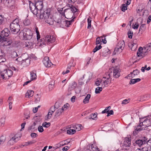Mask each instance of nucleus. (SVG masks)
Wrapping results in <instances>:
<instances>
[{
  "instance_id": "f257e3e1",
  "label": "nucleus",
  "mask_w": 151,
  "mask_h": 151,
  "mask_svg": "<svg viewBox=\"0 0 151 151\" xmlns=\"http://www.w3.org/2000/svg\"><path fill=\"white\" fill-rule=\"evenodd\" d=\"M32 32L29 29L24 31H22L19 34L20 36H23L24 39L29 40V42H26V47H31L35 44L34 39L32 38Z\"/></svg>"
},
{
  "instance_id": "f03ea898",
  "label": "nucleus",
  "mask_w": 151,
  "mask_h": 151,
  "mask_svg": "<svg viewBox=\"0 0 151 151\" xmlns=\"http://www.w3.org/2000/svg\"><path fill=\"white\" fill-rule=\"evenodd\" d=\"M50 9H44L40 12V18L46 20L47 23L50 24H54V22L50 15Z\"/></svg>"
},
{
  "instance_id": "7ed1b4c3",
  "label": "nucleus",
  "mask_w": 151,
  "mask_h": 151,
  "mask_svg": "<svg viewBox=\"0 0 151 151\" xmlns=\"http://www.w3.org/2000/svg\"><path fill=\"white\" fill-rule=\"evenodd\" d=\"M19 20L18 19L14 20L10 24V29L12 33L14 34H17L20 29L19 24Z\"/></svg>"
},
{
  "instance_id": "20e7f679",
  "label": "nucleus",
  "mask_w": 151,
  "mask_h": 151,
  "mask_svg": "<svg viewBox=\"0 0 151 151\" xmlns=\"http://www.w3.org/2000/svg\"><path fill=\"white\" fill-rule=\"evenodd\" d=\"M63 8L60 9H59L58 8L57 9V11L61 16L57 20V27L63 28L64 26L65 21V19L64 17L65 16V15L64 12L63 11Z\"/></svg>"
},
{
  "instance_id": "39448f33",
  "label": "nucleus",
  "mask_w": 151,
  "mask_h": 151,
  "mask_svg": "<svg viewBox=\"0 0 151 151\" xmlns=\"http://www.w3.org/2000/svg\"><path fill=\"white\" fill-rule=\"evenodd\" d=\"M147 116L139 118V124L138 125V127L143 128L144 129V130L147 129L148 127L150 126L151 122L150 119L147 118Z\"/></svg>"
},
{
  "instance_id": "423d86ee",
  "label": "nucleus",
  "mask_w": 151,
  "mask_h": 151,
  "mask_svg": "<svg viewBox=\"0 0 151 151\" xmlns=\"http://www.w3.org/2000/svg\"><path fill=\"white\" fill-rule=\"evenodd\" d=\"M55 38L50 35H47L46 37L41 40V41L40 45L42 44L45 45L46 44H49L50 43H52L55 41Z\"/></svg>"
},
{
  "instance_id": "0eeeda50",
  "label": "nucleus",
  "mask_w": 151,
  "mask_h": 151,
  "mask_svg": "<svg viewBox=\"0 0 151 151\" xmlns=\"http://www.w3.org/2000/svg\"><path fill=\"white\" fill-rule=\"evenodd\" d=\"M13 74V72L12 70H4L1 73V77L3 79H8L11 77Z\"/></svg>"
},
{
  "instance_id": "6e6552de",
  "label": "nucleus",
  "mask_w": 151,
  "mask_h": 151,
  "mask_svg": "<svg viewBox=\"0 0 151 151\" xmlns=\"http://www.w3.org/2000/svg\"><path fill=\"white\" fill-rule=\"evenodd\" d=\"M12 41H8L6 38L2 39L0 36V42L1 43V45L4 47H6L10 45L12 43Z\"/></svg>"
},
{
  "instance_id": "1a4fd4ad",
  "label": "nucleus",
  "mask_w": 151,
  "mask_h": 151,
  "mask_svg": "<svg viewBox=\"0 0 151 151\" xmlns=\"http://www.w3.org/2000/svg\"><path fill=\"white\" fill-rule=\"evenodd\" d=\"M3 2L6 6L9 8L13 6L15 4L14 0H3Z\"/></svg>"
},
{
  "instance_id": "9d476101",
  "label": "nucleus",
  "mask_w": 151,
  "mask_h": 151,
  "mask_svg": "<svg viewBox=\"0 0 151 151\" xmlns=\"http://www.w3.org/2000/svg\"><path fill=\"white\" fill-rule=\"evenodd\" d=\"M42 61L43 64L46 67H50L52 64V63L49 60V57L47 56H46L44 58Z\"/></svg>"
},
{
  "instance_id": "9b49d317",
  "label": "nucleus",
  "mask_w": 151,
  "mask_h": 151,
  "mask_svg": "<svg viewBox=\"0 0 151 151\" xmlns=\"http://www.w3.org/2000/svg\"><path fill=\"white\" fill-rule=\"evenodd\" d=\"M10 32L7 28H5L3 30L1 33L0 36L1 37L2 39H4L5 38L4 37H8L9 35Z\"/></svg>"
},
{
  "instance_id": "f8f14e48",
  "label": "nucleus",
  "mask_w": 151,
  "mask_h": 151,
  "mask_svg": "<svg viewBox=\"0 0 151 151\" xmlns=\"http://www.w3.org/2000/svg\"><path fill=\"white\" fill-rule=\"evenodd\" d=\"M29 8L31 12L34 14L37 15V14L38 11L35 5L33 3H32L31 4H29Z\"/></svg>"
},
{
  "instance_id": "ddd939ff",
  "label": "nucleus",
  "mask_w": 151,
  "mask_h": 151,
  "mask_svg": "<svg viewBox=\"0 0 151 151\" xmlns=\"http://www.w3.org/2000/svg\"><path fill=\"white\" fill-rule=\"evenodd\" d=\"M37 11H41L42 10L43 7V3L42 1H38L35 4Z\"/></svg>"
},
{
  "instance_id": "4468645a",
  "label": "nucleus",
  "mask_w": 151,
  "mask_h": 151,
  "mask_svg": "<svg viewBox=\"0 0 151 151\" xmlns=\"http://www.w3.org/2000/svg\"><path fill=\"white\" fill-rule=\"evenodd\" d=\"M77 83L75 81L73 82L69 85L68 88V91H71L76 88H78L77 87Z\"/></svg>"
},
{
  "instance_id": "2eb2a0df",
  "label": "nucleus",
  "mask_w": 151,
  "mask_h": 151,
  "mask_svg": "<svg viewBox=\"0 0 151 151\" xmlns=\"http://www.w3.org/2000/svg\"><path fill=\"white\" fill-rule=\"evenodd\" d=\"M70 105L68 103L65 104L62 107V109H59L57 110V115L60 116L62 113L63 111L64 110V109H67L69 107Z\"/></svg>"
},
{
  "instance_id": "dca6fc26",
  "label": "nucleus",
  "mask_w": 151,
  "mask_h": 151,
  "mask_svg": "<svg viewBox=\"0 0 151 151\" xmlns=\"http://www.w3.org/2000/svg\"><path fill=\"white\" fill-rule=\"evenodd\" d=\"M131 140L130 138L126 137L124 139L123 146L126 147L129 146L131 145Z\"/></svg>"
},
{
  "instance_id": "f3484780",
  "label": "nucleus",
  "mask_w": 151,
  "mask_h": 151,
  "mask_svg": "<svg viewBox=\"0 0 151 151\" xmlns=\"http://www.w3.org/2000/svg\"><path fill=\"white\" fill-rule=\"evenodd\" d=\"M21 136L22 135L20 134H16L14 137L10 139L9 142L13 140L14 142H16L20 139Z\"/></svg>"
},
{
  "instance_id": "a211bd4d",
  "label": "nucleus",
  "mask_w": 151,
  "mask_h": 151,
  "mask_svg": "<svg viewBox=\"0 0 151 151\" xmlns=\"http://www.w3.org/2000/svg\"><path fill=\"white\" fill-rule=\"evenodd\" d=\"M125 45L124 43V40H121L118 43L117 45L116 46L118 47L119 48L121 49V52H122V51L123 50Z\"/></svg>"
},
{
  "instance_id": "6ab92c4d",
  "label": "nucleus",
  "mask_w": 151,
  "mask_h": 151,
  "mask_svg": "<svg viewBox=\"0 0 151 151\" xmlns=\"http://www.w3.org/2000/svg\"><path fill=\"white\" fill-rule=\"evenodd\" d=\"M136 128L135 129L134 131L133 132V135H136L139 132L142 131L144 129L143 128L140 127H138V125L136 127H135Z\"/></svg>"
},
{
  "instance_id": "aec40b11",
  "label": "nucleus",
  "mask_w": 151,
  "mask_h": 151,
  "mask_svg": "<svg viewBox=\"0 0 151 151\" xmlns=\"http://www.w3.org/2000/svg\"><path fill=\"white\" fill-rule=\"evenodd\" d=\"M113 71L114 77L115 78H118L120 76V74L119 73V71L117 69L114 68L113 70Z\"/></svg>"
},
{
  "instance_id": "412c9836",
  "label": "nucleus",
  "mask_w": 151,
  "mask_h": 151,
  "mask_svg": "<svg viewBox=\"0 0 151 151\" xmlns=\"http://www.w3.org/2000/svg\"><path fill=\"white\" fill-rule=\"evenodd\" d=\"M75 18V17H74L70 20L68 21L65 19V25L67 27H69L70 25L72 23L74 22V19Z\"/></svg>"
},
{
  "instance_id": "4be33fe9",
  "label": "nucleus",
  "mask_w": 151,
  "mask_h": 151,
  "mask_svg": "<svg viewBox=\"0 0 151 151\" xmlns=\"http://www.w3.org/2000/svg\"><path fill=\"white\" fill-rule=\"evenodd\" d=\"M139 139V142H141V144H142L143 146L146 144L147 140V138L145 137H143Z\"/></svg>"
},
{
  "instance_id": "5701e85b",
  "label": "nucleus",
  "mask_w": 151,
  "mask_h": 151,
  "mask_svg": "<svg viewBox=\"0 0 151 151\" xmlns=\"http://www.w3.org/2000/svg\"><path fill=\"white\" fill-rule=\"evenodd\" d=\"M34 92L32 90H28L26 93V96H27L29 98L30 97L34 95Z\"/></svg>"
},
{
  "instance_id": "b1692460",
  "label": "nucleus",
  "mask_w": 151,
  "mask_h": 151,
  "mask_svg": "<svg viewBox=\"0 0 151 151\" xmlns=\"http://www.w3.org/2000/svg\"><path fill=\"white\" fill-rule=\"evenodd\" d=\"M91 97V94H88L85 98L83 99V102L84 104H87L88 103L89 101V99Z\"/></svg>"
},
{
  "instance_id": "393cba45",
  "label": "nucleus",
  "mask_w": 151,
  "mask_h": 151,
  "mask_svg": "<svg viewBox=\"0 0 151 151\" xmlns=\"http://www.w3.org/2000/svg\"><path fill=\"white\" fill-rule=\"evenodd\" d=\"M97 113H96L94 114H91L90 116V117L88 118V119H92L93 120H96L97 119Z\"/></svg>"
},
{
  "instance_id": "a878e982",
  "label": "nucleus",
  "mask_w": 151,
  "mask_h": 151,
  "mask_svg": "<svg viewBox=\"0 0 151 151\" xmlns=\"http://www.w3.org/2000/svg\"><path fill=\"white\" fill-rule=\"evenodd\" d=\"M144 48L147 52L151 50V42L149 43L144 47Z\"/></svg>"
},
{
  "instance_id": "bb28decb",
  "label": "nucleus",
  "mask_w": 151,
  "mask_h": 151,
  "mask_svg": "<svg viewBox=\"0 0 151 151\" xmlns=\"http://www.w3.org/2000/svg\"><path fill=\"white\" fill-rule=\"evenodd\" d=\"M145 24H143L140 26L139 29V32H140L141 34L144 32L145 30L146 27L145 26Z\"/></svg>"
},
{
  "instance_id": "cd10ccee",
  "label": "nucleus",
  "mask_w": 151,
  "mask_h": 151,
  "mask_svg": "<svg viewBox=\"0 0 151 151\" xmlns=\"http://www.w3.org/2000/svg\"><path fill=\"white\" fill-rule=\"evenodd\" d=\"M30 60L29 59H26L25 60H23L22 63L26 66H28L30 64Z\"/></svg>"
},
{
  "instance_id": "c85d7f7f",
  "label": "nucleus",
  "mask_w": 151,
  "mask_h": 151,
  "mask_svg": "<svg viewBox=\"0 0 151 151\" xmlns=\"http://www.w3.org/2000/svg\"><path fill=\"white\" fill-rule=\"evenodd\" d=\"M133 145L134 146L137 145L139 147H141L142 146V144H141V142H139V139L134 140V142H133Z\"/></svg>"
},
{
  "instance_id": "c756f323",
  "label": "nucleus",
  "mask_w": 151,
  "mask_h": 151,
  "mask_svg": "<svg viewBox=\"0 0 151 151\" xmlns=\"http://www.w3.org/2000/svg\"><path fill=\"white\" fill-rule=\"evenodd\" d=\"M110 50H109L108 47L105 48L104 51L102 52V54L103 55H106L110 53Z\"/></svg>"
},
{
  "instance_id": "7c9ffc66",
  "label": "nucleus",
  "mask_w": 151,
  "mask_h": 151,
  "mask_svg": "<svg viewBox=\"0 0 151 151\" xmlns=\"http://www.w3.org/2000/svg\"><path fill=\"white\" fill-rule=\"evenodd\" d=\"M111 83V80H109V78H107V79L103 81V83L104 85V87L107 86V85L108 83Z\"/></svg>"
},
{
  "instance_id": "2f4dec72",
  "label": "nucleus",
  "mask_w": 151,
  "mask_h": 151,
  "mask_svg": "<svg viewBox=\"0 0 151 151\" xmlns=\"http://www.w3.org/2000/svg\"><path fill=\"white\" fill-rule=\"evenodd\" d=\"M73 128H76L78 131H79L81 130L83 128V127L81 124H77L73 127Z\"/></svg>"
},
{
  "instance_id": "473e14b6",
  "label": "nucleus",
  "mask_w": 151,
  "mask_h": 151,
  "mask_svg": "<svg viewBox=\"0 0 151 151\" xmlns=\"http://www.w3.org/2000/svg\"><path fill=\"white\" fill-rule=\"evenodd\" d=\"M76 132V130L74 129H70L67 131V133L69 134H73Z\"/></svg>"
},
{
  "instance_id": "72a5a7b5",
  "label": "nucleus",
  "mask_w": 151,
  "mask_h": 151,
  "mask_svg": "<svg viewBox=\"0 0 151 151\" xmlns=\"http://www.w3.org/2000/svg\"><path fill=\"white\" fill-rule=\"evenodd\" d=\"M122 11L123 12H124L127 9V6L126 5V4H122L120 7Z\"/></svg>"
},
{
  "instance_id": "f704fd0d",
  "label": "nucleus",
  "mask_w": 151,
  "mask_h": 151,
  "mask_svg": "<svg viewBox=\"0 0 151 151\" xmlns=\"http://www.w3.org/2000/svg\"><path fill=\"white\" fill-rule=\"evenodd\" d=\"M87 21L88 23L87 28L89 29L91 27V18L89 17L88 18Z\"/></svg>"
},
{
  "instance_id": "c9c22d12",
  "label": "nucleus",
  "mask_w": 151,
  "mask_h": 151,
  "mask_svg": "<svg viewBox=\"0 0 151 151\" xmlns=\"http://www.w3.org/2000/svg\"><path fill=\"white\" fill-rule=\"evenodd\" d=\"M69 148V147L68 146H65L62 149H61L60 148L57 147V151H61V150L63 151H66L68 150Z\"/></svg>"
},
{
  "instance_id": "e433bc0d",
  "label": "nucleus",
  "mask_w": 151,
  "mask_h": 151,
  "mask_svg": "<svg viewBox=\"0 0 151 151\" xmlns=\"http://www.w3.org/2000/svg\"><path fill=\"white\" fill-rule=\"evenodd\" d=\"M69 9H70L71 11V14H72V13H75L77 10V9L74 6H73V7H71V9H66L65 10V11L66 10H68Z\"/></svg>"
},
{
  "instance_id": "4c0bfd02",
  "label": "nucleus",
  "mask_w": 151,
  "mask_h": 151,
  "mask_svg": "<svg viewBox=\"0 0 151 151\" xmlns=\"http://www.w3.org/2000/svg\"><path fill=\"white\" fill-rule=\"evenodd\" d=\"M31 79L33 80L36 78V74L33 72H30Z\"/></svg>"
},
{
  "instance_id": "58836bf2",
  "label": "nucleus",
  "mask_w": 151,
  "mask_h": 151,
  "mask_svg": "<svg viewBox=\"0 0 151 151\" xmlns=\"http://www.w3.org/2000/svg\"><path fill=\"white\" fill-rule=\"evenodd\" d=\"M102 90L101 87H98L95 89V93L96 94L99 93Z\"/></svg>"
},
{
  "instance_id": "ea45409f",
  "label": "nucleus",
  "mask_w": 151,
  "mask_h": 151,
  "mask_svg": "<svg viewBox=\"0 0 151 151\" xmlns=\"http://www.w3.org/2000/svg\"><path fill=\"white\" fill-rule=\"evenodd\" d=\"M73 60H71L70 62V63H68V67L67 68V69H68L70 70L71 67L72 66L73 67L74 66V64H73Z\"/></svg>"
},
{
  "instance_id": "a19ab883",
  "label": "nucleus",
  "mask_w": 151,
  "mask_h": 151,
  "mask_svg": "<svg viewBox=\"0 0 151 151\" xmlns=\"http://www.w3.org/2000/svg\"><path fill=\"white\" fill-rule=\"evenodd\" d=\"M102 48V46L101 45H100L99 46H96L93 49V52L94 53L96 52L97 51L100 49Z\"/></svg>"
},
{
  "instance_id": "79ce46f5",
  "label": "nucleus",
  "mask_w": 151,
  "mask_h": 151,
  "mask_svg": "<svg viewBox=\"0 0 151 151\" xmlns=\"http://www.w3.org/2000/svg\"><path fill=\"white\" fill-rule=\"evenodd\" d=\"M127 35L129 38L132 39L133 35V32H132L130 30H129L127 32Z\"/></svg>"
},
{
  "instance_id": "37998d69",
  "label": "nucleus",
  "mask_w": 151,
  "mask_h": 151,
  "mask_svg": "<svg viewBox=\"0 0 151 151\" xmlns=\"http://www.w3.org/2000/svg\"><path fill=\"white\" fill-rule=\"evenodd\" d=\"M150 149V147H145L142 148V150L140 149H137L139 151H149Z\"/></svg>"
},
{
  "instance_id": "c03bdc74",
  "label": "nucleus",
  "mask_w": 151,
  "mask_h": 151,
  "mask_svg": "<svg viewBox=\"0 0 151 151\" xmlns=\"http://www.w3.org/2000/svg\"><path fill=\"white\" fill-rule=\"evenodd\" d=\"M130 46L132 47L131 50H135L136 48L137 45L135 43H133V44H131Z\"/></svg>"
},
{
  "instance_id": "a18cd8bd",
  "label": "nucleus",
  "mask_w": 151,
  "mask_h": 151,
  "mask_svg": "<svg viewBox=\"0 0 151 151\" xmlns=\"http://www.w3.org/2000/svg\"><path fill=\"white\" fill-rule=\"evenodd\" d=\"M111 107L110 106L106 107L105 109L102 111L101 113L102 114L107 113V112H108V111H109V110H108L110 109H111Z\"/></svg>"
},
{
  "instance_id": "49530a36",
  "label": "nucleus",
  "mask_w": 151,
  "mask_h": 151,
  "mask_svg": "<svg viewBox=\"0 0 151 151\" xmlns=\"http://www.w3.org/2000/svg\"><path fill=\"white\" fill-rule=\"evenodd\" d=\"M52 114V113L51 112L49 111V112L48 113L47 115L45 117V119L47 120L48 119H50L51 117Z\"/></svg>"
},
{
  "instance_id": "de8ad7c7",
  "label": "nucleus",
  "mask_w": 151,
  "mask_h": 151,
  "mask_svg": "<svg viewBox=\"0 0 151 151\" xmlns=\"http://www.w3.org/2000/svg\"><path fill=\"white\" fill-rule=\"evenodd\" d=\"M5 140V138L3 136L0 137V145L3 144Z\"/></svg>"
},
{
  "instance_id": "09e8293b",
  "label": "nucleus",
  "mask_w": 151,
  "mask_h": 151,
  "mask_svg": "<svg viewBox=\"0 0 151 151\" xmlns=\"http://www.w3.org/2000/svg\"><path fill=\"white\" fill-rule=\"evenodd\" d=\"M50 123L49 122L47 123L46 122H45L44 123H43L42 124V126L44 127H45L46 128H48L50 126Z\"/></svg>"
},
{
  "instance_id": "8fccbe9b",
  "label": "nucleus",
  "mask_w": 151,
  "mask_h": 151,
  "mask_svg": "<svg viewBox=\"0 0 151 151\" xmlns=\"http://www.w3.org/2000/svg\"><path fill=\"white\" fill-rule=\"evenodd\" d=\"M4 17L1 15H0V25L2 24L4 22Z\"/></svg>"
},
{
  "instance_id": "3c124183",
  "label": "nucleus",
  "mask_w": 151,
  "mask_h": 151,
  "mask_svg": "<svg viewBox=\"0 0 151 151\" xmlns=\"http://www.w3.org/2000/svg\"><path fill=\"white\" fill-rule=\"evenodd\" d=\"M92 60H91V58L89 57L88 58L87 60V63L86 65V66L88 65L90 63H92Z\"/></svg>"
},
{
  "instance_id": "603ef678",
  "label": "nucleus",
  "mask_w": 151,
  "mask_h": 151,
  "mask_svg": "<svg viewBox=\"0 0 151 151\" xmlns=\"http://www.w3.org/2000/svg\"><path fill=\"white\" fill-rule=\"evenodd\" d=\"M24 24L26 26H27L30 24L29 20L27 19L25 20L24 22Z\"/></svg>"
},
{
  "instance_id": "864d4df0",
  "label": "nucleus",
  "mask_w": 151,
  "mask_h": 151,
  "mask_svg": "<svg viewBox=\"0 0 151 151\" xmlns=\"http://www.w3.org/2000/svg\"><path fill=\"white\" fill-rule=\"evenodd\" d=\"M134 76L137 75L139 73V70L137 69L134 70L133 72Z\"/></svg>"
},
{
  "instance_id": "5fc2aeb1",
  "label": "nucleus",
  "mask_w": 151,
  "mask_h": 151,
  "mask_svg": "<svg viewBox=\"0 0 151 151\" xmlns=\"http://www.w3.org/2000/svg\"><path fill=\"white\" fill-rule=\"evenodd\" d=\"M38 130L40 132H42L44 131L42 126H39L38 128Z\"/></svg>"
},
{
  "instance_id": "6e6d98bb",
  "label": "nucleus",
  "mask_w": 151,
  "mask_h": 151,
  "mask_svg": "<svg viewBox=\"0 0 151 151\" xmlns=\"http://www.w3.org/2000/svg\"><path fill=\"white\" fill-rule=\"evenodd\" d=\"M96 45H98L99 44H100L101 42V39L99 37H97L96 38Z\"/></svg>"
},
{
  "instance_id": "4d7b16f0",
  "label": "nucleus",
  "mask_w": 151,
  "mask_h": 151,
  "mask_svg": "<svg viewBox=\"0 0 151 151\" xmlns=\"http://www.w3.org/2000/svg\"><path fill=\"white\" fill-rule=\"evenodd\" d=\"M55 105L54 106H52L50 109L49 110V111L52 113H53L55 111Z\"/></svg>"
},
{
  "instance_id": "13d9d810",
  "label": "nucleus",
  "mask_w": 151,
  "mask_h": 151,
  "mask_svg": "<svg viewBox=\"0 0 151 151\" xmlns=\"http://www.w3.org/2000/svg\"><path fill=\"white\" fill-rule=\"evenodd\" d=\"M5 119L4 118H2L1 119V126H3L4 125L5 123Z\"/></svg>"
},
{
  "instance_id": "bf43d9fd",
  "label": "nucleus",
  "mask_w": 151,
  "mask_h": 151,
  "mask_svg": "<svg viewBox=\"0 0 151 151\" xmlns=\"http://www.w3.org/2000/svg\"><path fill=\"white\" fill-rule=\"evenodd\" d=\"M34 143V142L32 141H28L27 142H26L25 143V144L23 145L24 146H27L29 144H32L33 143Z\"/></svg>"
},
{
  "instance_id": "052dcab7",
  "label": "nucleus",
  "mask_w": 151,
  "mask_h": 151,
  "mask_svg": "<svg viewBox=\"0 0 151 151\" xmlns=\"http://www.w3.org/2000/svg\"><path fill=\"white\" fill-rule=\"evenodd\" d=\"M31 136L32 138H34L36 137L37 135L35 133H32L31 134Z\"/></svg>"
},
{
  "instance_id": "680f3d73",
  "label": "nucleus",
  "mask_w": 151,
  "mask_h": 151,
  "mask_svg": "<svg viewBox=\"0 0 151 151\" xmlns=\"http://www.w3.org/2000/svg\"><path fill=\"white\" fill-rule=\"evenodd\" d=\"M129 100H127V99H125L122 101V104H126L129 103Z\"/></svg>"
},
{
  "instance_id": "e2e57ef3",
  "label": "nucleus",
  "mask_w": 151,
  "mask_h": 151,
  "mask_svg": "<svg viewBox=\"0 0 151 151\" xmlns=\"http://www.w3.org/2000/svg\"><path fill=\"white\" fill-rule=\"evenodd\" d=\"M139 26L138 24H135L134 25H132V28L134 29H137Z\"/></svg>"
},
{
  "instance_id": "0e129e2a",
  "label": "nucleus",
  "mask_w": 151,
  "mask_h": 151,
  "mask_svg": "<svg viewBox=\"0 0 151 151\" xmlns=\"http://www.w3.org/2000/svg\"><path fill=\"white\" fill-rule=\"evenodd\" d=\"M105 36L104 35H103V36L101 37L102 38V40L104 44H106V41L105 39Z\"/></svg>"
},
{
  "instance_id": "69168bd1",
  "label": "nucleus",
  "mask_w": 151,
  "mask_h": 151,
  "mask_svg": "<svg viewBox=\"0 0 151 151\" xmlns=\"http://www.w3.org/2000/svg\"><path fill=\"white\" fill-rule=\"evenodd\" d=\"M151 21V15H150L148 18L147 21V23L149 24Z\"/></svg>"
},
{
  "instance_id": "338daca9",
  "label": "nucleus",
  "mask_w": 151,
  "mask_h": 151,
  "mask_svg": "<svg viewBox=\"0 0 151 151\" xmlns=\"http://www.w3.org/2000/svg\"><path fill=\"white\" fill-rule=\"evenodd\" d=\"M135 81L134 79H131L129 83L130 85L134 84L135 83H134Z\"/></svg>"
},
{
  "instance_id": "774afa93",
  "label": "nucleus",
  "mask_w": 151,
  "mask_h": 151,
  "mask_svg": "<svg viewBox=\"0 0 151 151\" xmlns=\"http://www.w3.org/2000/svg\"><path fill=\"white\" fill-rule=\"evenodd\" d=\"M36 125V123L35 122H34L33 124L30 127V129H33L35 128V126Z\"/></svg>"
}]
</instances>
